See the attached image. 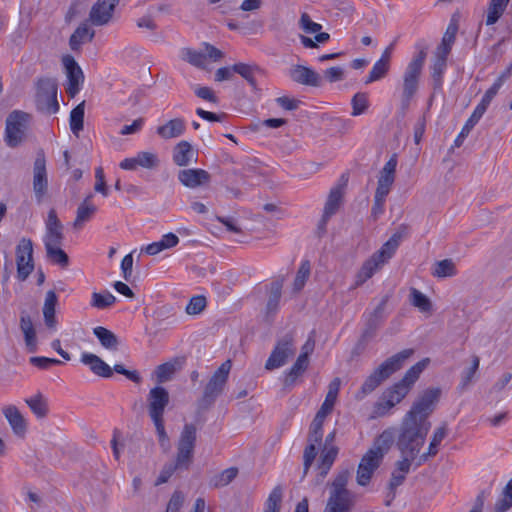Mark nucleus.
Wrapping results in <instances>:
<instances>
[{
	"label": "nucleus",
	"instance_id": "1",
	"mask_svg": "<svg viewBox=\"0 0 512 512\" xmlns=\"http://www.w3.org/2000/svg\"><path fill=\"white\" fill-rule=\"evenodd\" d=\"M430 423H422L408 416L402 419L396 445L401 455L417 457L423 446Z\"/></svg>",
	"mask_w": 512,
	"mask_h": 512
},
{
	"label": "nucleus",
	"instance_id": "2",
	"mask_svg": "<svg viewBox=\"0 0 512 512\" xmlns=\"http://www.w3.org/2000/svg\"><path fill=\"white\" fill-rule=\"evenodd\" d=\"M413 353V349H404L386 359L366 378L357 394V398L362 399L373 392L383 381L400 370Z\"/></svg>",
	"mask_w": 512,
	"mask_h": 512
},
{
	"label": "nucleus",
	"instance_id": "3",
	"mask_svg": "<svg viewBox=\"0 0 512 512\" xmlns=\"http://www.w3.org/2000/svg\"><path fill=\"white\" fill-rule=\"evenodd\" d=\"M427 51L420 49L410 60L402 75L401 109L403 113L408 110L413 97L417 94L422 70L425 64Z\"/></svg>",
	"mask_w": 512,
	"mask_h": 512
},
{
	"label": "nucleus",
	"instance_id": "4",
	"mask_svg": "<svg viewBox=\"0 0 512 512\" xmlns=\"http://www.w3.org/2000/svg\"><path fill=\"white\" fill-rule=\"evenodd\" d=\"M401 238L402 234L400 232L394 233L378 251L362 264L356 274V286L363 285L392 258L400 244Z\"/></svg>",
	"mask_w": 512,
	"mask_h": 512
},
{
	"label": "nucleus",
	"instance_id": "5",
	"mask_svg": "<svg viewBox=\"0 0 512 512\" xmlns=\"http://www.w3.org/2000/svg\"><path fill=\"white\" fill-rule=\"evenodd\" d=\"M349 470L340 471L331 483V490L323 512H350L354 506V495L347 489Z\"/></svg>",
	"mask_w": 512,
	"mask_h": 512
},
{
	"label": "nucleus",
	"instance_id": "6",
	"mask_svg": "<svg viewBox=\"0 0 512 512\" xmlns=\"http://www.w3.org/2000/svg\"><path fill=\"white\" fill-rule=\"evenodd\" d=\"M429 362L430 360L428 358H425L417 362L406 371V373L404 374L403 378L400 381L392 385L384 392V409H391L396 404L400 403L407 396V394L410 392L413 385L418 380L420 374L427 367Z\"/></svg>",
	"mask_w": 512,
	"mask_h": 512
},
{
	"label": "nucleus",
	"instance_id": "7",
	"mask_svg": "<svg viewBox=\"0 0 512 512\" xmlns=\"http://www.w3.org/2000/svg\"><path fill=\"white\" fill-rule=\"evenodd\" d=\"M169 401V393L162 386L153 387L147 395L148 414L156 428V433L161 444L168 441L164 424V412Z\"/></svg>",
	"mask_w": 512,
	"mask_h": 512
},
{
	"label": "nucleus",
	"instance_id": "8",
	"mask_svg": "<svg viewBox=\"0 0 512 512\" xmlns=\"http://www.w3.org/2000/svg\"><path fill=\"white\" fill-rule=\"evenodd\" d=\"M231 367V361L226 360L212 374L203 389L201 398L198 400L199 409H209L215 403L216 399L222 394L227 384Z\"/></svg>",
	"mask_w": 512,
	"mask_h": 512
},
{
	"label": "nucleus",
	"instance_id": "9",
	"mask_svg": "<svg viewBox=\"0 0 512 512\" xmlns=\"http://www.w3.org/2000/svg\"><path fill=\"white\" fill-rule=\"evenodd\" d=\"M80 360L97 376L110 378L113 375V371H115L116 373L124 375L134 383H139L141 381V377L136 370H127L122 364H115L114 367L111 368L99 356L93 353H82Z\"/></svg>",
	"mask_w": 512,
	"mask_h": 512
},
{
	"label": "nucleus",
	"instance_id": "10",
	"mask_svg": "<svg viewBox=\"0 0 512 512\" xmlns=\"http://www.w3.org/2000/svg\"><path fill=\"white\" fill-rule=\"evenodd\" d=\"M441 394L442 390L438 387L425 389L414 401L411 409L405 416L421 421L422 423H429L427 418L435 410Z\"/></svg>",
	"mask_w": 512,
	"mask_h": 512
},
{
	"label": "nucleus",
	"instance_id": "11",
	"mask_svg": "<svg viewBox=\"0 0 512 512\" xmlns=\"http://www.w3.org/2000/svg\"><path fill=\"white\" fill-rule=\"evenodd\" d=\"M30 118V114L21 110H14L7 116L4 136L7 146L15 148L23 142Z\"/></svg>",
	"mask_w": 512,
	"mask_h": 512
},
{
	"label": "nucleus",
	"instance_id": "12",
	"mask_svg": "<svg viewBox=\"0 0 512 512\" xmlns=\"http://www.w3.org/2000/svg\"><path fill=\"white\" fill-rule=\"evenodd\" d=\"M36 105L39 111L55 114L59 110L57 83L51 78H41L37 82Z\"/></svg>",
	"mask_w": 512,
	"mask_h": 512
},
{
	"label": "nucleus",
	"instance_id": "13",
	"mask_svg": "<svg viewBox=\"0 0 512 512\" xmlns=\"http://www.w3.org/2000/svg\"><path fill=\"white\" fill-rule=\"evenodd\" d=\"M296 352L294 337L292 334H286L279 339L265 363L267 370H274L284 366L290 357Z\"/></svg>",
	"mask_w": 512,
	"mask_h": 512
},
{
	"label": "nucleus",
	"instance_id": "14",
	"mask_svg": "<svg viewBox=\"0 0 512 512\" xmlns=\"http://www.w3.org/2000/svg\"><path fill=\"white\" fill-rule=\"evenodd\" d=\"M17 279L25 281L34 270L33 243L29 238H22L16 246Z\"/></svg>",
	"mask_w": 512,
	"mask_h": 512
},
{
	"label": "nucleus",
	"instance_id": "15",
	"mask_svg": "<svg viewBox=\"0 0 512 512\" xmlns=\"http://www.w3.org/2000/svg\"><path fill=\"white\" fill-rule=\"evenodd\" d=\"M386 306V300H382L379 305L374 309L372 313H370L366 319L365 328L361 334V337L356 344L353 353L359 354L361 353L368 343L369 340H371L375 335L377 329L380 327L381 323L383 322L385 316Z\"/></svg>",
	"mask_w": 512,
	"mask_h": 512
},
{
	"label": "nucleus",
	"instance_id": "16",
	"mask_svg": "<svg viewBox=\"0 0 512 512\" xmlns=\"http://www.w3.org/2000/svg\"><path fill=\"white\" fill-rule=\"evenodd\" d=\"M48 189L46 159L43 152H39L33 165V191L38 202L42 201Z\"/></svg>",
	"mask_w": 512,
	"mask_h": 512
},
{
	"label": "nucleus",
	"instance_id": "17",
	"mask_svg": "<svg viewBox=\"0 0 512 512\" xmlns=\"http://www.w3.org/2000/svg\"><path fill=\"white\" fill-rule=\"evenodd\" d=\"M62 62L66 69L68 79L66 92L71 98H73L80 91L81 84L84 80V75L80 66L72 56H64Z\"/></svg>",
	"mask_w": 512,
	"mask_h": 512
},
{
	"label": "nucleus",
	"instance_id": "18",
	"mask_svg": "<svg viewBox=\"0 0 512 512\" xmlns=\"http://www.w3.org/2000/svg\"><path fill=\"white\" fill-rule=\"evenodd\" d=\"M120 0H97L91 7L89 21L94 26L107 25L112 17L116 5Z\"/></svg>",
	"mask_w": 512,
	"mask_h": 512
},
{
	"label": "nucleus",
	"instance_id": "19",
	"mask_svg": "<svg viewBox=\"0 0 512 512\" xmlns=\"http://www.w3.org/2000/svg\"><path fill=\"white\" fill-rule=\"evenodd\" d=\"M373 451H367L360 460L357 468L356 481L360 486H367L380 466L382 460L373 455Z\"/></svg>",
	"mask_w": 512,
	"mask_h": 512
},
{
	"label": "nucleus",
	"instance_id": "20",
	"mask_svg": "<svg viewBox=\"0 0 512 512\" xmlns=\"http://www.w3.org/2000/svg\"><path fill=\"white\" fill-rule=\"evenodd\" d=\"M64 240L63 225L55 210H50L46 221V231L43 238L45 248L62 245Z\"/></svg>",
	"mask_w": 512,
	"mask_h": 512
},
{
	"label": "nucleus",
	"instance_id": "21",
	"mask_svg": "<svg viewBox=\"0 0 512 512\" xmlns=\"http://www.w3.org/2000/svg\"><path fill=\"white\" fill-rule=\"evenodd\" d=\"M177 177L183 186L191 189L208 184L211 180V175L200 168L180 170Z\"/></svg>",
	"mask_w": 512,
	"mask_h": 512
},
{
	"label": "nucleus",
	"instance_id": "22",
	"mask_svg": "<svg viewBox=\"0 0 512 512\" xmlns=\"http://www.w3.org/2000/svg\"><path fill=\"white\" fill-rule=\"evenodd\" d=\"M397 156L394 154L390 157V159L385 163L384 167L380 171V175L378 178L377 193L388 195L391 189V186L395 180V172L397 167Z\"/></svg>",
	"mask_w": 512,
	"mask_h": 512
},
{
	"label": "nucleus",
	"instance_id": "23",
	"mask_svg": "<svg viewBox=\"0 0 512 512\" xmlns=\"http://www.w3.org/2000/svg\"><path fill=\"white\" fill-rule=\"evenodd\" d=\"M172 159L174 164L179 167H187L191 163L197 161V152L194 151L192 145L182 140L177 143L172 150Z\"/></svg>",
	"mask_w": 512,
	"mask_h": 512
},
{
	"label": "nucleus",
	"instance_id": "24",
	"mask_svg": "<svg viewBox=\"0 0 512 512\" xmlns=\"http://www.w3.org/2000/svg\"><path fill=\"white\" fill-rule=\"evenodd\" d=\"M293 81L307 86L319 87L322 84L321 76L309 67L296 65L290 70Z\"/></svg>",
	"mask_w": 512,
	"mask_h": 512
},
{
	"label": "nucleus",
	"instance_id": "25",
	"mask_svg": "<svg viewBox=\"0 0 512 512\" xmlns=\"http://www.w3.org/2000/svg\"><path fill=\"white\" fill-rule=\"evenodd\" d=\"M186 131V122L183 118H173L156 129L157 135L164 140L178 138Z\"/></svg>",
	"mask_w": 512,
	"mask_h": 512
},
{
	"label": "nucleus",
	"instance_id": "26",
	"mask_svg": "<svg viewBox=\"0 0 512 512\" xmlns=\"http://www.w3.org/2000/svg\"><path fill=\"white\" fill-rule=\"evenodd\" d=\"M342 197H343V192L340 187H335V188L331 189V191L328 195L327 201L325 203L322 218L319 223L320 229H325V226H326L328 220L330 219V217L338 211V209L341 205Z\"/></svg>",
	"mask_w": 512,
	"mask_h": 512
},
{
	"label": "nucleus",
	"instance_id": "27",
	"mask_svg": "<svg viewBox=\"0 0 512 512\" xmlns=\"http://www.w3.org/2000/svg\"><path fill=\"white\" fill-rule=\"evenodd\" d=\"M394 440L395 429H385L378 437H376L372 447L368 451H373L374 456H377L379 459L383 460L385 454H387L390 450Z\"/></svg>",
	"mask_w": 512,
	"mask_h": 512
},
{
	"label": "nucleus",
	"instance_id": "28",
	"mask_svg": "<svg viewBox=\"0 0 512 512\" xmlns=\"http://www.w3.org/2000/svg\"><path fill=\"white\" fill-rule=\"evenodd\" d=\"M93 195H88L83 202L78 206L76 211V218L73 222V228L80 230L83 228L85 223L90 221L97 211V207L91 203Z\"/></svg>",
	"mask_w": 512,
	"mask_h": 512
},
{
	"label": "nucleus",
	"instance_id": "29",
	"mask_svg": "<svg viewBox=\"0 0 512 512\" xmlns=\"http://www.w3.org/2000/svg\"><path fill=\"white\" fill-rule=\"evenodd\" d=\"M3 414L9 422L13 432L16 435L23 436L26 431V422L18 408L14 405L6 406Z\"/></svg>",
	"mask_w": 512,
	"mask_h": 512
},
{
	"label": "nucleus",
	"instance_id": "30",
	"mask_svg": "<svg viewBox=\"0 0 512 512\" xmlns=\"http://www.w3.org/2000/svg\"><path fill=\"white\" fill-rule=\"evenodd\" d=\"M94 35L95 31L89 27L87 22L81 23L69 39L71 50H79L82 44L91 42L94 38Z\"/></svg>",
	"mask_w": 512,
	"mask_h": 512
},
{
	"label": "nucleus",
	"instance_id": "31",
	"mask_svg": "<svg viewBox=\"0 0 512 512\" xmlns=\"http://www.w3.org/2000/svg\"><path fill=\"white\" fill-rule=\"evenodd\" d=\"M309 365L306 353H301L292 367L286 372L284 385L293 386L298 377L304 374Z\"/></svg>",
	"mask_w": 512,
	"mask_h": 512
},
{
	"label": "nucleus",
	"instance_id": "32",
	"mask_svg": "<svg viewBox=\"0 0 512 512\" xmlns=\"http://www.w3.org/2000/svg\"><path fill=\"white\" fill-rule=\"evenodd\" d=\"M20 328L24 334L25 344L29 352L34 353L37 350L36 332L29 315L22 314L20 317Z\"/></svg>",
	"mask_w": 512,
	"mask_h": 512
},
{
	"label": "nucleus",
	"instance_id": "33",
	"mask_svg": "<svg viewBox=\"0 0 512 512\" xmlns=\"http://www.w3.org/2000/svg\"><path fill=\"white\" fill-rule=\"evenodd\" d=\"M233 70L245 79L253 89L257 88L256 75L261 73L258 65L239 62L233 64Z\"/></svg>",
	"mask_w": 512,
	"mask_h": 512
},
{
	"label": "nucleus",
	"instance_id": "34",
	"mask_svg": "<svg viewBox=\"0 0 512 512\" xmlns=\"http://www.w3.org/2000/svg\"><path fill=\"white\" fill-rule=\"evenodd\" d=\"M179 243V238L174 233H167L159 241L148 244L144 251L148 255H156L166 249L175 247Z\"/></svg>",
	"mask_w": 512,
	"mask_h": 512
},
{
	"label": "nucleus",
	"instance_id": "35",
	"mask_svg": "<svg viewBox=\"0 0 512 512\" xmlns=\"http://www.w3.org/2000/svg\"><path fill=\"white\" fill-rule=\"evenodd\" d=\"M339 449L337 446H323L318 464L319 474L324 478L335 462Z\"/></svg>",
	"mask_w": 512,
	"mask_h": 512
},
{
	"label": "nucleus",
	"instance_id": "36",
	"mask_svg": "<svg viewBox=\"0 0 512 512\" xmlns=\"http://www.w3.org/2000/svg\"><path fill=\"white\" fill-rule=\"evenodd\" d=\"M93 334L97 337L100 344L108 350H117L119 345L118 337L111 330L97 326L93 329Z\"/></svg>",
	"mask_w": 512,
	"mask_h": 512
},
{
	"label": "nucleus",
	"instance_id": "37",
	"mask_svg": "<svg viewBox=\"0 0 512 512\" xmlns=\"http://www.w3.org/2000/svg\"><path fill=\"white\" fill-rule=\"evenodd\" d=\"M85 101L79 103L70 112L69 124L72 133L78 137L84 128Z\"/></svg>",
	"mask_w": 512,
	"mask_h": 512
},
{
	"label": "nucleus",
	"instance_id": "38",
	"mask_svg": "<svg viewBox=\"0 0 512 512\" xmlns=\"http://www.w3.org/2000/svg\"><path fill=\"white\" fill-rule=\"evenodd\" d=\"M446 436H447V429L445 426H441L434 431L431 442L429 444L428 451H427V453H424L420 456L418 465H421L429 457H433L438 453V446L440 445V443Z\"/></svg>",
	"mask_w": 512,
	"mask_h": 512
},
{
	"label": "nucleus",
	"instance_id": "39",
	"mask_svg": "<svg viewBox=\"0 0 512 512\" xmlns=\"http://www.w3.org/2000/svg\"><path fill=\"white\" fill-rule=\"evenodd\" d=\"M431 274L436 278L453 277L457 275L456 265L452 259H443L434 263Z\"/></svg>",
	"mask_w": 512,
	"mask_h": 512
},
{
	"label": "nucleus",
	"instance_id": "40",
	"mask_svg": "<svg viewBox=\"0 0 512 512\" xmlns=\"http://www.w3.org/2000/svg\"><path fill=\"white\" fill-rule=\"evenodd\" d=\"M340 388V379L335 378L333 379L329 384V389L326 394L325 400L322 403L320 409L318 411H321L325 414H330L333 410L334 404L336 402L338 392Z\"/></svg>",
	"mask_w": 512,
	"mask_h": 512
},
{
	"label": "nucleus",
	"instance_id": "41",
	"mask_svg": "<svg viewBox=\"0 0 512 512\" xmlns=\"http://www.w3.org/2000/svg\"><path fill=\"white\" fill-rule=\"evenodd\" d=\"M181 58L189 64L204 69L206 67V54L192 48H183Z\"/></svg>",
	"mask_w": 512,
	"mask_h": 512
},
{
	"label": "nucleus",
	"instance_id": "42",
	"mask_svg": "<svg viewBox=\"0 0 512 512\" xmlns=\"http://www.w3.org/2000/svg\"><path fill=\"white\" fill-rule=\"evenodd\" d=\"M283 499V488L281 485H277L270 492L268 498L264 503L263 512H280L281 504Z\"/></svg>",
	"mask_w": 512,
	"mask_h": 512
},
{
	"label": "nucleus",
	"instance_id": "43",
	"mask_svg": "<svg viewBox=\"0 0 512 512\" xmlns=\"http://www.w3.org/2000/svg\"><path fill=\"white\" fill-rule=\"evenodd\" d=\"M282 282L276 281L271 284L270 295L266 305L267 315L275 314L279 308L282 295Z\"/></svg>",
	"mask_w": 512,
	"mask_h": 512
},
{
	"label": "nucleus",
	"instance_id": "44",
	"mask_svg": "<svg viewBox=\"0 0 512 512\" xmlns=\"http://www.w3.org/2000/svg\"><path fill=\"white\" fill-rule=\"evenodd\" d=\"M328 414L318 411L310 425L309 440L314 442H322L323 439V424Z\"/></svg>",
	"mask_w": 512,
	"mask_h": 512
},
{
	"label": "nucleus",
	"instance_id": "45",
	"mask_svg": "<svg viewBox=\"0 0 512 512\" xmlns=\"http://www.w3.org/2000/svg\"><path fill=\"white\" fill-rule=\"evenodd\" d=\"M197 429L194 424H185L180 434L178 447L193 449L196 443Z\"/></svg>",
	"mask_w": 512,
	"mask_h": 512
},
{
	"label": "nucleus",
	"instance_id": "46",
	"mask_svg": "<svg viewBox=\"0 0 512 512\" xmlns=\"http://www.w3.org/2000/svg\"><path fill=\"white\" fill-rule=\"evenodd\" d=\"M237 474L238 469L236 467L227 468L213 476L210 480V485L215 488L227 486L236 478Z\"/></svg>",
	"mask_w": 512,
	"mask_h": 512
},
{
	"label": "nucleus",
	"instance_id": "47",
	"mask_svg": "<svg viewBox=\"0 0 512 512\" xmlns=\"http://www.w3.org/2000/svg\"><path fill=\"white\" fill-rule=\"evenodd\" d=\"M27 405L30 407L31 411L38 417L43 418L48 413V404L47 401L43 398L42 394L38 393L37 395L27 398L25 400Z\"/></svg>",
	"mask_w": 512,
	"mask_h": 512
},
{
	"label": "nucleus",
	"instance_id": "48",
	"mask_svg": "<svg viewBox=\"0 0 512 512\" xmlns=\"http://www.w3.org/2000/svg\"><path fill=\"white\" fill-rule=\"evenodd\" d=\"M47 258L54 264H58L65 268L69 265V257L66 252L61 249V245L45 248Z\"/></svg>",
	"mask_w": 512,
	"mask_h": 512
},
{
	"label": "nucleus",
	"instance_id": "49",
	"mask_svg": "<svg viewBox=\"0 0 512 512\" xmlns=\"http://www.w3.org/2000/svg\"><path fill=\"white\" fill-rule=\"evenodd\" d=\"M411 304L423 313H431L432 311L430 299L416 288L411 289Z\"/></svg>",
	"mask_w": 512,
	"mask_h": 512
},
{
	"label": "nucleus",
	"instance_id": "50",
	"mask_svg": "<svg viewBox=\"0 0 512 512\" xmlns=\"http://www.w3.org/2000/svg\"><path fill=\"white\" fill-rule=\"evenodd\" d=\"M447 67V61L443 57H436L431 67V77L434 89H440L442 86L443 74Z\"/></svg>",
	"mask_w": 512,
	"mask_h": 512
},
{
	"label": "nucleus",
	"instance_id": "51",
	"mask_svg": "<svg viewBox=\"0 0 512 512\" xmlns=\"http://www.w3.org/2000/svg\"><path fill=\"white\" fill-rule=\"evenodd\" d=\"M389 69H390L389 63H386L380 59L377 60L374 63V65H373L369 75L365 79L364 83L370 84L372 82L381 80L382 78H384L387 75Z\"/></svg>",
	"mask_w": 512,
	"mask_h": 512
},
{
	"label": "nucleus",
	"instance_id": "52",
	"mask_svg": "<svg viewBox=\"0 0 512 512\" xmlns=\"http://www.w3.org/2000/svg\"><path fill=\"white\" fill-rule=\"evenodd\" d=\"M352 116L364 114L369 107L368 94L365 92H357L351 99Z\"/></svg>",
	"mask_w": 512,
	"mask_h": 512
},
{
	"label": "nucleus",
	"instance_id": "53",
	"mask_svg": "<svg viewBox=\"0 0 512 512\" xmlns=\"http://www.w3.org/2000/svg\"><path fill=\"white\" fill-rule=\"evenodd\" d=\"M406 479V474L400 473L396 470H394L391 474L390 481L388 483V494H387V500L385 502L386 506H390L391 502L394 500L396 496V489L403 484V482Z\"/></svg>",
	"mask_w": 512,
	"mask_h": 512
},
{
	"label": "nucleus",
	"instance_id": "54",
	"mask_svg": "<svg viewBox=\"0 0 512 512\" xmlns=\"http://www.w3.org/2000/svg\"><path fill=\"white\" fill-rule=\"evenodd\" d=\"M320 444H321V442H314V441L308 439V445L304 449V453H303L304 475H306L308 473L311 465L313 464V462L317 456V453H318L317 446Z\"/></svg>",
	"mask_w": 512,
	"mask_h": 512
},
{
	"label": "nucleus",
	"instance_id": "55",
	"mask_svg": "<svg viewBox=\"0 0 512 512\" xmlns=\"http://www.w3.org/2000/svg\"><path fill=\"white\" fill-rule=\"evenodd\" d=\"M310 271H311L310 262L308 260L302 261L300 264V267L297 271L296 277L294 279V283H293L294 291L298 292L304 287L307 279L309 278Z\"/></svg>",
	"mask_w": 512,
	"mask_h": 512
},
{
	"label": "nucleus",
	"instance_id": "56",
	"mask_svg": "<svg viewBox=\"0 0 512 512\" xmlns=\"http://www.w3.org/2000/svg\"><path fill=\"white\" fill-rule=\"evenodd\" d=\"M116 302V297L106 291L105 293H98L94 292L92 293V301L91 306L97 309H105L111 305H113Z\"/></svg>",
	"mask_w": 512,
	"mask_h": 512
},
{
	"label": "nucleus",
	"instance_id": "57",
	"mask_svg": "<svg viewBox=\"0 0 512 512\" xmlns=\"http://www.w3.org/2000/svg\"><path fill=\"white\" fill-rule=\"evenodd\" d=\"M135 157L138 167L154 169L159 164L158 156L153 152L141 151Z\"/></svg>",
	"mask_w": 512,
	"mask_h": 512
},
{
	"label": "nucleus",
	"instance_id": "58",
	"mask_svg": "<svg viewBox=\"0 0 512 512\" xmlns=\"http://www.w3.org/2000/svg\"><path fill=\"white\" fill-rule=\"evenodd\" d=\"M480 364V359L478 356L474 355L472 357L471 366L464 370L462 373V379L460 383V388L465 389L470 382L472 381L473 377L475 376Z\"/></svg>",
	"mask_w": 512,
	"mask_h": 512
},
{
	"label": "nucleus",
	"instance_id": "59",
	"mask_svg": "<svg viewBox=\"0 0 512 512\" xmlns=\"http://www.w3.org/2000/svg\"><path fill=\"white\" fill-rule=\"evenodd\" d=\"M193 452V449L177 446L176 467L187 469L191 463Z\"/></svg>",
	"mask_w": 512,
	"mask_h": 512
},
{
	"label": "nucleus",
	"instance_id": "60",
	"mask_svg": "<svg viewBox=\"0 0 512 512\" xmlns=\"http://www.w3.org/2000/svg\"><path fill=\"white\" fill-rule=\"evenodd\" d=\"M206 307V298L202 295L193 296L188 305L186 306V312L189 315H197L201 313Z\"/></svg>",
	"mask_w": 512,
	"mask_h": 512
},
{
	"label": "nucleus",
	"instance_id": "61",
	"mask_svg": "<svg viewBox=\"0 0 512 512\" xmlns=\"http://www.w3.org/2000/svg\"><path fill=\"white\" fill-rule=\"evenodd\" d=\"M299 26L304 32L310 34L317 33L322 28V26L319 23L312 21L307 13H303L301 15Z\"/></svg>",
	"mask_w": 512,
	"mask_h": 512
},
{
	"label": "nucleus",
	"instance_id": "62",
	"mask_svg": "<svg viewBox=\"0 0 512 512\" xmlns=\"http://www.w3.org/2000/svg\"><path fill=\"white\" fill-rule=\"evenodd\" d=\"M458 28V19L456 18V15H453L442 37V40L446 44H454Z\"/></svg>",
	"mask_w": 512,
	"mask_h": 512
},
{
	"label": "nucleus",
	"instance_id": "63",
	"mask_svg": "<svg viewBox=\"0 0 512 512\" xmlns=\"http://www.w3.org/2000/svg\"><path fill=\"white\" fill-rule=\"evenodd\" d=\"M30 363L43 370L49 369L53 365H60L62 364V361L55 359V358H48V357H40V356H34L29 359Z\"/></svg>",
	"mask_w": 512,
	"mask_h": 512
},
{
	"label": "nucleus",
	"instance_id": "64",
	"mask_svg": "<svg viewBox=\"0 0 512 512\" xmlns=\"http://www.w3.org/2000/svg\"><path fill=\"white\" fill-rule=\"evenodd\" d=\"M184 503V495L180 491H175L168 504L165 512H179Z\"/></svg>",
	"mask_w": 512,
	"mask_h": 512
}]
</instances>
